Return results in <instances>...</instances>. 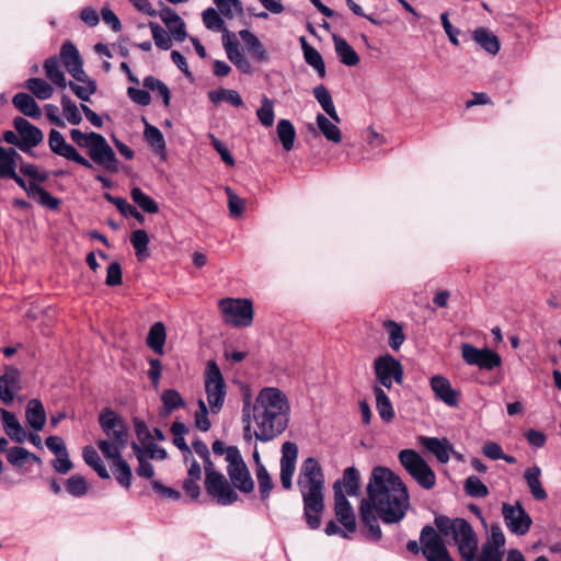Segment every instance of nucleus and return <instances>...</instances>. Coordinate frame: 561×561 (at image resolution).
<instances>
[{"label":"nucleus","instance_id":"obj_15","mask_svg":"<svg viewBox=\"0 0 561 561\" xmlns=\"http://www.w3.org/2000/svg\"><path fill=\"white\" fill-rule=\"evenodd\" d=\"M460 348L462 359L468 365L478 366L480 369L492 370L502 364L501 356L488 347L478 348L472 344L463 343Z\"/></svg>","mask_w":561,"mask_h":561},{"label":"nucleus","instance_id":"obj_45","mask_svg":"<svg viewBox=\"0 0 561 561\" xmlns=\"http://www.w3.org/2000/svg\"><path fill=\"white\" fill-rule=\"evenodd\" d=\"M111 468L116 481L128 490L131 486L133 481V471L128 462L122 459L112 463Z\"/></svg>","mask_w":561,"mask_h":561},{"label":"nucleus","instance_id":"obj_5","mask_svg":"<svg viewBox=\"0 0 561 561\" xmlns=\"http://www.w3.org/2000/svg\"><path fill=\"white\" fill-rule=\"evenodd\" d=\"M435 525L444 536H451L465 561H473L479 547L478 536L472 526L465 518H449L437 516Z\"/></svg>","mask_w":561,"mask_h":561},{"label":"nucleus","instance_id":"obj_14","mask_svg":"<svg viewBox=\"0 0 561 561\" xmlns=\"http://www.w3.org/2000/svg\"><path fill=\"white\" fill-rule=\"evenodd\" d=\"M502 515L512 534L524 536L529 531L533 519L519 502L515 504L503 503Z\"/></svg>","mask_w":561,"mask_h":561},{"label":"nucleus","instance_id":"obj_55","mask_svg":"<svg viewBox=\"0 0 561 561\" xmlns=\"http://www.w3.org/2000/svg\"><path fill=\"white\" fill-rule=\"evenodd\" d=\"M149 27L156 46L163 50L170 49L172 46V39L168 32L157 22H149Z\"/></svg>","mask_w":561,"mask_h":561},{"label":"nucleus","instance_id":"obj_21","mask_svg":"<svg viewBox=\"0 0 561 561\" xmlns=\"http://www.w3.org/2000/svg\"><path fill=\"white\" fill-rule=\"evenodd\" d=\"M360 489V476L357 469L348 467L341 479L333 483L334 495L357 496Z\"/></svg>","mask_w":561,"mask_h":561},{"label":"nucleus","instance_id":"obj_62","mask_svg":"<svg viewBox=\"0 0 561 561\" xmlns=\"http://www.w3.org/2000/svg\"><path fill=\"white\" fill-rule=\"evenodd\" d=\"M386 328L389 332V345L391 348L398 350L405 339L402 328L394 321L386 322Z\"/></svg>","mask_w":561,"mask_h":561},{"label":"nucleus","instance_id":"obj_2","mask_svg":"<svg viewBox=\"0 0 561 561\" xmlns=\"http://www.w3.org/2000/svg\"><path fill=\"white\" fill-rule=\"evenodd\" d=\"M70 138L79 148L87 151L90 160L84 158L72 145L68 144L62 134L56 129H51L48 136L50 150L65 159L89 169L92 168V161L108 172L115 173L118 171V160L115 151L103 135L95 131L83 133L80 129L73 128L70 130Z\"/></svg>","mask_w":561,"mask_h":561},{"label":"nucleus","instance_id":"obj_43","mask_svg":"<svg viewBox=\"0 0 561 561\" xmlns=\"http://www.w3.org/2000/svg\"><path fill=\"white\" fill-rule=\"evenodd\" d=\"M208 99L214 104H219L222 101H226L233 105L234 107H241L243 106V100L238 91L231 90V89H218L214 91L208 92Z\"/></svg>","mask_w":561,"mask_h":561},{"label":"nucleus","instance_id":"obj_28","mask_svg":"<svg viewBox=\"0 0 561 561\" xmlns=\"http://www.w3.org/2000/svg\"><path fill=\"white\" fill-rule=\"evenodd\" d=\"M72 78L79 83L70 81L68 82L67 87H69L76 96L81 101H90L91 96L96 92L98 89L95 80L90 78L85 71L82 72V75H77Z\"/></svg>","mask_w":561,"mask_h":561},{"label":"nucleus","instance_id":"obj_48","mask_svg":"<svg viewBox=\"0 0 561 561\" xmlns=\"http://www.w3.org/2000/svg\"><path fill=\"white\" fill-rule=\"evenodd\" d=\"M301 41L307 64L313 67L318 71L319 76L323 78L325 76V66L320 53L316 48L309 46L305 38H301Z\"/></svg>","mask_w":561,"mask_h":561},{"label":"nucleus","instance_id":"obj_59","mask_svg":"<svg viewBox=\"0 0 561 561\" xmlns=\"http://www.w3.org/2000/svg\"><path fill=\"white\" fill-rule=\"evenodd\" d=\"M221 14L228 19H232L243 12L240 0H214Z\"/></svg>","mask_w":561,"mask_h":561},{"label":"nucleus","instance_id":"obj_54","mask_svg":"<svg viewBox=\"0 0 561 561\" xmlns=\"http://www.w3.org/2000/svg\"><path fill=\"white\" fill-rule=\"evenodd\" d=\"M98 446L103 456L107 460L112 461V463L123 459L122 450L125 448V446H118V444H115L110 439L99 440Z\"/></svg>","mask_w":561,"mask_h":561},{"label":"nucleus","instance_id":"obj_40","mask_svg":"<svg viewBox=\"0 0 561 561\" xmlns=\"http://www.w3.org/2000/svg\"><path fill=\"white\" fill-rule=\"evenodd\" d=\"M46 77L58 88L65 89L68 85L64 71L59 67V58L49 57L44 62Z\"/></svg>","mask_w":561,"mask_h":561},{"label":"nucleus","instance_id":"obj_35","mask_svg":"<svg viewBox=\"0 0 561 561\" xmlns=\"http://www.w3.org/2000/svg\"><path fill=\"white\" fill-rule=\"evenodd\" d=\"M335 53L340 61L346 66H356L359 62V56L355 49L342 37L333 36Z\"/></svg>","mask_w":561,"mask_h":561},{"label":"nucleus","instance_id":"obj_4","mask_svg":"<svg viewBox=\"0 0 561 561\" xmlns=\"http://www.w3.org/2000/svg\"><path fill=\"white\" fill-rule=\"evenodd\" d=\"M297 485L304 502V517L310 529L321 525L324 510V476L319 461L313 457L304 460L300 467Z\"/></svg>","mask_w":561,"mask_h":561},{"label":"nucleus","instance_id":"obj_32","mask_svg":"<svg viewBox=\"0 0 561 561\" xmlns=\"http://www.w3.org/2000/svg\"><path fill=\"white\" fill-rule=\"evenodd\" d=\"M472 37L482 49L491 55H496L501 48L497 36L486 27L476 28Z\"/></svg>","mask_w":561,"mask_h":561},{"label":"nucleus","instance_id":"obj_12","mask_svg":"<svg viewBox=\"0 0 561 561\" xmlns=\"http://www.w3.org/2000/svg\"><path fill=\"white\" fill-rule=\"evenodd\" d=\"M227 472L232 485L242 493L254 490V481L238 448H230L227 455Z\"/></svg>","mask_w":561,"mask_h":561},{"label":"nucleus","instance_id":"obj_64","mask_svg":"<svg viewBox=\"0 0 561 561\" xmlns=\"http://www.w3.org/2000/svg\"><path fill=\"white\" fill-rule=\"evenodd\" d=\"M198 408L199 410L195 415V424L198 430L207 432L210 428L211 423L208 419V410L204 400H198Z\"/></svg>","mask_w":561,"mask_h":561},{"label":"nucleus","instance_id":"obj_10","mask_svg":"<svg viewBox=\"0 0 561 561\" xmlns=\"http://www.w3.org/2000/svg\"><path fill=\"white\" fill-rule=\"evenodd\" d=\"M205 470V488L209 496L216 500L219 505H230L238 500L237 492L230 486L225 476L209 463Z\"/></svg>","mask_w":561,"mask_h":561},{"label":"nucleus","instance_id":"obj_63","mask_svg":"<svg viewBox=\"0 0 561 561\" xmlns=\"http://www.w3.org/2000/svg\"><path fill=\"white\" fill-rule=\"evenodd\" d=\"M22 161V157L13 148L5 149L0 146V164L16 170L18 163Z\"/></svg>","mask_w":561,"mask_h":561},{"label":"nucleus","instance_id":"obj_46","mask_svg":"<svg viewBox=\"0 0 561 561\" xmlns=\"http://www.w3.org/2000/svg\"><path fill=\"white\" fill-rule=\"evenodd\" d=\"M25 87L39 100H48L54 93V88L42 78H31Z\"/></svg>","mask_w":561,"mask_h":561},{"label":"nucleus","instance_id":"obj_29","mask_svg":"<svg viewBox=\"0 0 561 561\" xmlns=\"http://www.w3.org/2000/svg\"><path fill=\"white\" fill-rule=\"evenodd\" d=\"M1 420L7 435L16 443H23L27 439V433L15 417V415L7 410L1 411Z\"/></svg>","mask_w":561,"mask_h":561},{"label":"nucleus","instance_id":"obj_39","mask_svg":"<svg viewBox=\"0 0 561 561\" xmlns=\"http://www.w3.org/2000/svg\"><path fill=\"white\" fill-rule=\"evenodd\" d=\"M167 339L165 327L162 322H156L151 325L148 336V346L157 354H163V346Z\"/></svg>","mask_w":561,"mask_h":561},{"label":"nucleus","instance_id":"obj_30","mask_svg":"<svg viewBox=\"0 0 561 561\" xmlns=\"http://www.w3.org/2000/svg\"><path fill=\"white\" fill-rule=\"evenodd\" d=\"M25 416L27 424L35 431H42L46 424V412L43 403L38 399H32L27 402Z\"/></svg>","mask_w":561,"mask_h":561},{"label":"nucleus","instance_id":"obj_60","mask_svg":"<svg viewBox=\"0 0 561 561\" xmlns=\"http://www.w3.org/2000/svg\"><path fill=\"white\" fill-rule=\"evenodd\" d=\"M161 401L167 413H171L175 409L184 405L181 394L174 389L164 390L161 396Z\"/></svg>","mask_w":561,"mask_h":561},{"label":"nucleus","instance_id":"obj_51","mask_svg":"<svg viewBox=\"0 0 561 561\" xmlns=\"http://www.w3.org/2000/svg\"><path fill=\"white\" fill-rule=\"evenodd\" d=\"M62 114L68 123L79 125L82 122V115L77 104L67 95H61Z\"/></svg>","mask_w":561,"mask_h":561},{"label":"nucleus","instance_id":"obj_56","mask_svg":"<svg viewBox=\"0 0 561 561\" xmlns=\"http://www.w3.org/2000/svg\"><path fill=\"white\" fill-rule=\"evenodd\" d=\"M99 422L104 434L125 425V422L111 409H104L100 416Z\"/></svg>","mask_w":561,"mask_h":561},{"label":"nucleus","instance_id":"obj_52","mask_svg":"<svg viewBox=\"0 0 561 561\" xmlns=\"http://www.w3.org/2000/svg\"><path fill=\"white\" fill-rule=\"evenodd\" d=\"M149 236L142 230L138 229L131 233L130 242L136 251V255L139 260H145L149 256L148 253V244H149Z\"/></svg>","mask_w":561,"mask_h":561},{"label":"nucleus","instance_id":"obj_42","mask_svg":"<svg viewBox=\"0 0 561 561\" xmlns=\"http://www.w3.org/2000/svg\"><path fill=\"white\" fill-rule=\"evenodd\" d=\"M82 457L84 462L90 466L101 479H110V473L94 447L85 446L82 450Z\"/></svg>","mask_w":561,"mask_h":561},{"label":"nucleus","instance_id":"obj_3","mask_svg":"<svg viewBox=\"0 0 561 561\" xmlns=\"http://www.w3.org/2000/svg\"><path fill=\"white\" fill-rule=\"evenodd\" d=\"M289 403L286 396L276 388L260 391L253 405L245 402L243 422L253 421L255 438L268 442L283 433L288 423Z\"/></svg>","mask_w":561,"mask_h":561},{"label":"nucleus","instance_id":"obj_19","mask_svg":"<svg viewBox=\"0 0 561 561\" xmlns=\"http://www.w3.org/2000/svg\"><path fill=\"white\" fill-rule=\"evenodd\" d=\"M430 386L437 400L451 408L458 407L460 392L453 388L446 377L440 375L433 376L430 380Z\"/></svg>","mask_w":561,"mask_h":561},{"label":"nucleus","instance_id":"obj_61","mask_svg":"<svg viewBox=\"0 0 561 561\" xmlns=\"http://www.w3.org/2000/svg\"><path fill=\"white\" fill-rule=\"evenodd\" d=\"M228 196V208L229 214L233 218H239L243 215L245 208V202L239 197L230 187H226Z\"/></svg>","mask_w":561,"mask_h":561},{"label":"nucleus","instance_id":"obj_31","mask_svg":"<svg viewBox=\"0 0 561 561\" xmlns=\"http://www.w3.org/2000/svg\"><path fill=\"white\" fill-rule=\"evenodd\" d=\"M541 469L538 466H533L524 471V479L528 485V489L535 500L543 501L548 494L541 483Z\"/></svg>","mask_w":561,"mask_h":561},{"label":"nucleus","instance_id":"obj_11","mask_svg":"<svg viewBox=\"0 0 561 561\" xmlns=\"http://www.w3.org/2000/svg\"><path fill=\"white\" fill-rule=\"evenodd\" d=\"M205 390L210 411L213 413H218L225 402L226 383L217 363L214 360H209L207 363L205 373Z\"/></svg>","mask_w":561,"mask_h":561},{"label":"nucleus","instance_id":"obj_17","mask_svg":"<svg viewBox=\"0 0 561 561\" xmlns=\"http://www.w3.org/2000/svg\"><path fill=\"white\" fill-rule=\"evenodd\" d=\"M505 536L499 525H492L477 561H502Z\"/></svg>","mask_w":561,"mask_h":561},{"label":"nucleus","instance_id":"obj_53","mask_svg":"<svg viewBox=\"0 0 561 561\" xmlns=\"http://www.w3.org/2000/svg\"><path fill=\"white\" fill-rule=\"evenodd\" d=\"M67 492L75 497H82L89 491V484L80 474L71 476L66 482Z\"/></svg>","mask_w":561,"mask_h":561},{"label":"nucleus","instance_id":"obj_58","mask_svg":"<svg viewBox=\"0 0 561 561\" xmlns=\"http://www.w3.org/2000/svg\"><path fill=\"white\" fill-rule=\"evenodd\" d=\"M465 490L472 497H485L489 494L488 486L476 476L466 479Z\"/></svg>","mask_w":561,"mask_h":561},{"label":"nucleus","instance_id":"obj_34","mask_svg":"<svg viewBox=\"0 0 561 561\" xmlns=\"http://www.w3.org/2000/svg\"><path fill=\"white\" fill-rule=\"evenodd\" d=\"M316 122L318 129L328 141L333 144H340L342 141V133L337 126L340 123H335V121L331 119L330 117L328 118L321 113L317 115Z\"/></svg>","mask_w":561,"mask_h":561},{"label":"nucleus","instance_id":"obj_6","mask_svg":"<svg viewBox=\"0 0 561 561\" xmlns=\"http://www.w3.org/2000/svg\"><path fill=\"white\" fill-rule=\"evenodd\" d=\"M203 22L208 30L222 32V46L228 59L245 75L253 72L250 60L240 48L234 33L224 27V20L214 8H208L202 13Z\"/></svg>","mask_w":561,"mask_h":561},{"label":"nucleus","instance_id":"obj_38","mask_svg":"<svg viewBox=\"0 0 561 561\" xmlns=\"http://www.w3.org/2000/svg\"><path fill=\"white\" fill-rule=\"evenodd\" d=\"M277 137L285 151L294 149L296 140V129L289 119H279L276 126Z\"/></svg>","mask_w":561,"mask_h":561},{"label":"nucleus","instance_id":"obj_1","mask_svg":"<svg viewBox=\"0 0 561 561\" xmlns=\"http://www.w3.org/2000/svg\"><path fill=\"white\" fill-rule=\"evenodd\" d=\"M367 499H363L359 506L360 522L368 529V538L378 541L382 534L375 515L386 524H396L402 520L410 507L408 489L401 478L386 467H376L367 485Z\"/></svg>","mask_w":561,"mask_h":561},{"label":"nucleus","instance_id":"obj_24","mask_svg":"<svg viewBox=\"0 0 561 561\" xmlns=\"http://www.w3.org/2000/svg\"><path fill=\"white\" fill-rule=\"evenodd\" d=\"M8 461L18 470L23 473L30 472L32 470V463H42L39 457L30 453L27 449L23 447H11L7 454Z\"/></svg>","mask_w":561,"mask_h":561},{"label":"nucleus","instance_id":"obj_8","mask_svg":"<svg viewBox=\"0 0 561 561\" xmlns=\"http://www.w3.org/2000/svg\"><path fill=\"white\" fill-rule=\"evenodd\" d=\"M420 543L421 547L417 541L410 540L407 543V549L412 553H419L421 550L427 561H454L444 540L432 526L423 527Z\"/></svg>","mask_w":561,"mask_h":561},{"label":"nucleus","instance_id":"obj_16","mask_svg":"<svg viewBox=\"0 0 561 561\" xmlns=\"http://www.w3.org/2000/svg\"><path fill=\"white\" fill-rule=\"evenodd\" d=\"M298 459V446L293 442H285L282 445V457L279 461L280 472L279 479L285 490L293 488V477L296 471V463Z\"/></svg>","mask_w":561,"mask_h":561},{"label":"nucleus","instance_id":"obj_18","mask_svg":"<svg viewBox=\"0 0 561 561\" xmlns=\"http://www.w3.org/2000/svg\"><path fill=\"white\" fill-rule=\"evenodd\" d=\"M13 125L21 137L20 149L24 152L32 153V148L43 141L44 136L42 130L24 117H15Z\"/></svg>","mask_w":561,"mask_h":561},{"label":"nucleus","instance_id":"obj_49","mask_svg":"<svg viewBox=\"0 0 561 561\" xmlns=\"http://www.w3.org/2000/svg\"><path fill=\"white\" fill-rule=\"evenodd\" d=\"M142 121L145 122L144 137L146 141L157 151H163L165 149V141L160 129L150 125L145 117H142Z\"/></svg>","mask_w":561,"mask_h":561},{"label":"nucleus","instance_id":"obj_22","mask_svg":"<svg viewBox=\"0 0 561 561\" xmlns=\"http://www.w3.org/2000/svg\"><path fill=\"white\" fill-rule=\"evenodd\" d=\"M158 16L165 24L175 41L183 42L187 37L185 22L173 9L163 7L158 12Z\"/></svg>","mask_w":561,"mask_h":561},{"label":"nucleus","instance_id":"obj_7","mask_svg":"<svg viewBox=\"0 0 561 561\" xmlns=\"http://www.w3.org/2000/svg\"><path fill=\"white\" fill-rule=\"evenodd\" d=\"M222 321L233 328H249L253 323L254 308L248 298H222L218 301Z\"/></svg>","mask_w":561,"mask_h":561},{"label":"nucleus","instance_id":"obj_33","mask_svg":"<svg viewBox=\"0 0 561 561\" xmlns=\"http://www.w3.org/2000/svg\"><path fill=\"white\" fill-rule=\"evenodd\" d=\"M12 103L16 110H19L23 115L28 116L31 118H39L42 116V111L34 100V98L27 93H18L13 96Z\"/></svg>","mask_w":561,"mask_h":561},{"label":"nucleus","instance_id":"obj_57","mask_svg":"<svg viewBox=\"0 0 561 561\" xmlns=\"http://www.w3.org/2000/svg\"><path fill=\"white\" fill-rule=\"evenodd\" d=\"M255 477L261 497L262 500H266L274 488L273 480L265 467H260V470H255Z\"/></svg>","mask_w":561,"mask_h":561},{"label":"nucleus","instance_id":"obj_26","mask_svg":"<svg viewBox=\"0 0 561 561\" xmlns=\"http://www.w3.org/2000/svg\"><path fill=\"white\" fill-rule=\"evenodd\" d=\"M419 440L439 462L447 463L449 461L453 446L446 438L420 436Z\"/></svg>","mask_w":561,"mask_h":561},{"label":"nucleus","instance_id":"obj_44","mask_svg":"<svg viewBox=\"0 0 561 561\" xmlns=\"http://www.w3.org/2000/svg\"><path fill=\"white\" fill-rule=\"evenodd\" d=\"M256 117L264 127H272L275 122V103L265 94L261 96V106L256 110Z\"/></svg>","mask_w":561,"mask_h":561},{"label":"nucleus","instance_id":"obj_25","mask_svg":"<svg viewBox=\"0 0 561 561\" xmlns=\"http://www.w3.org/2000/svg\"><path fill=\"white\" fill-rule=\"evenodd\" d=\"M60 59L71 77L82 75V72H84L80 53L71 42L62 44L60 48Z\"/></svg>","mask_w":561,"mask_h":561},{"label":"nucleus","instance_id":"obj_27","mask_svg":"<svg viewBox=\"0 0 561 561\" xmlns=\"http://www.w3.org/2000/svg\"><path fill=\"white\" fill-rule=\"evenodd\" d=\"M239 36L248 48V51L251 54L254 60L259 62H267L270 61V55L259 39V37L253 34L249 30L239 31Z\"/></svg>","mask_w":561,"mask_h":561},{"label":"nucleus","instance_id":"obj_36","mask_svg":"<svg viewBox=\"0 0 561 561\" xmlns=\"http://www.w3.org/2000/svg\"><path fill=\"white\" fill-rule=\"evenodd\" d=\"M313 95L322 110L325 112V114L335 123H340L341 118L336 112L335 105L333 103L332 96L329 92V90L323 85H317L313 89Z\"/></svg>","mask_w":561,"mask_h":561},{"label":"nucleus","instance_id":"obj_50","mask_svg":"<svg viewBox=\"0 0 561 561\" xmlns=\"http://www.w3.org/2000/svg\"><path fill=\"white\" fill-rule=\"evenodd\" d=\"M131 449L139 462V466L136 469V473L139 477L151 479L154 476V469L153 466L148 461V458L145 457V450L141 449L137 443L131 444Z\"/></svg>","mask_w":561,"mask_h":561},{"label":"nucleus","instance_id":"obj_41","mask_svg":"<svg viewBox=\"0 0 561 561\" xmlns=\"http://www.w3.org/2000/svg\"><path fill=\"white\" fill-rule=\"evenodd\" d=\"M28 196L49 209H57L59 206V199L35 182L28 184Z\"/></svg>","mask_w":561,"mask_h":561},{"label":"nucleus","instance_id":"obj_9","mask_svg":"<svg viewBox=\"0 0 561 561\" xmlns=\"http://www.w3.org/2000/svg\"><path fill=\"white\" fill-rule=\"evenodd\" d=\"M398 458L408 473L424 489L435 486L436 476L428 463L413 449H402Z\"/></svg>","mask_w":561,"mask_h":561},{"label":"nucleus","instance_id":"obj_13","mask_svg":"<svg viewBox=\"0 0 561 561\" xmlns=\"http://www.w3.org/2000/svg\"><path fill=\"white\" fill-rule=\"evenodd\" d=\"M374 370L380 385L388 389L392 387L393 382L398 385L403 382V367L399 360L389 354L375 359Z\"/></svg>","mask_w":561,"mask_h":561},{"label":"nucleus","instance_id":"obj_47","mask_svg":"<svg viewBox=\"0 0 561 561\" xmlns=\"http://www.w3.org/2000/svg\"><path fill=\"white\" fill-rule=\"evenodd\" d=\"M130 197L144 211L148 214H156L159 211V206L156 201L144 193L139 187H133Z\"/></svg>","mask_w":561,"mask_h":561},{"label":"nucleus","instance_id":"obj_37","mask_svg":"<svg viewBox=\"0 0 561 561\" xmlns=\"http://www.w3.org/2000/svg\"><path fill=\"white\" fill-rule=\"evenodd\" d=\"M374 393L376 397V409L380 419L386 423L391 422L396 414L390 399L379 386L374 387Z\"/></svg>","mask_w":561,"mask_h":561},{"label":"nucleus","instance_id":"obj_23","mask_svg":"<svg viewBox=\"0 0 561 561\" xmlns=\"http://www.w3.org/2000/svg\"><path fill=\"white\" fill-rule=\"evenodd\" d=\"M334 513L346 531L354 533L356 530L355 513L345 495H334Z\"/></svg>","mask_w":561,"mask_h":561},{"label":"nucleus","instance_id":"obj_20","mask_svg":"<svg viewBox=\"0 0 561 561\" xmlns=\"http://www.w3.org/2000/svg\"><path fill=\"white\" fill-rule=\"evenodd\" d=\"M21 373L15 367H7L0 376V400L10 404L14 400V393L21 390Z\"/></svg>","mask_w":561,"mask_h":561}]
</instances>
